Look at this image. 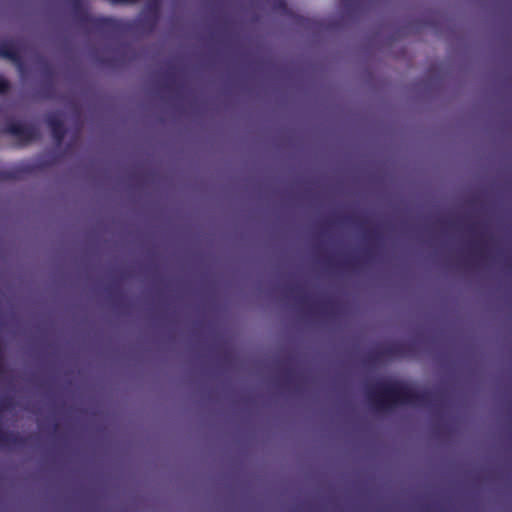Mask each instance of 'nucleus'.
Listing matches in <instances>:
<instances>
[{"label": "nucleus", "instance_id": "10", "mask_svg": "<svg viewBox=\"0 0 512 512\" xmlns=\"http://www.w3.org/2000/svg\"><path fill=\"white\" fill-rule=\"evenodd\" d=\"M10 89V83L7 79L0 76V94H5Z\"/></svg>", "mask_w": 512, "mask_h": 512}, {"label": "nucleus", "instance_id": "14", "mask_svg": "<svg viewBox=\"0 0 512 512\" xmlns=\"http://www.w3.org/2000/svg\"><path fill=\"white\" fill-rule=\"evenodd\" d=\"M343 6L347 9H350L354 6L356 0H341Z\"/></svg>", "mask_w": 512, "mask_h": 512}, {"label": "nucleus", "instance_id": "16", "mask_svg": "<svg viewBox=\"0 0 512 512\" xmlns=\"http://www.w3.org/2000/svg\"><path fill=\"white\" fill-rule=\"evenodd\" d=\"M163 87L165 89H171L170 76L167 77V81L164 83Z\"/></svg>", "mask_w": 512, "mask_h": 512}, {"label": "nucleus", "instance_id": "15", "mask_svg": "<svg viewBox=\"0 0 512 512\" xmlns=\"http://www.w3.org/2000/svg\"><path fill=\"white\" fill-rule=\"evenodd\" d=\"M295 299L299 304H305L307 301V297L305 295H296Z\"/></svg>", "mask_w": 512, "mask_h": 512}, {"label": "nucleus", "instance_id": "17", "mask_svg": "<svg viewBox=\"0 0 512 512\" xmlns=\"http://www.w3.org/2000/svg\"><path fill=\"white\" fill-rule=\"evenodd\" d=\"M289 292L291 295L295 294V293H298L299 292V288L298 287H291L289 289Z\"/></svg>", "mask_w": 512, "mask_h": 512}, {"label": "nucleus", "instance_id": "20", "mask_svg": "<svg viewBox=\"0 0 512 512\" xmlns=\"http://www.w3.org/2000/svg\"><path fill=\"white\" fill-rule=\"evenodd\" d=\"M327 264L330 265V266H333V263L330 259L327 260Z\"/></svg>", "mask_w": 512, "mask_h": 512}, {"label": "nucleus", "instance_id": "21", "mask_svg": "<svg viewBox=\"0 0 512 512\" xmlns=\"http://www.w3.org/2000/svg\"><path fill=\"white\" fill-rule=\"evenodd\" d=\"M347 221H349V222H353V223H354V221H353V219H352V218H347Z\"/></svg>", "mask_w": 512, "mask_h": 512}, {"label": "nucleus", "instance_id": "18", "mask_svg": "<svg viewBox=\"0 0 512 512\" xmlns=\"http://www.w3.org/2000/svg\"><path fill=\"white\" fill-rule=\"evenodd\" d=\"M278 6L281 7V8H285L286 7V3L284 0H278Z\"/></svg>", "mask_w": 512, "mask_h": 512}, {"label": "nucleus", "instance_id": "9", "mask_svg": "<svg viewBox=\"0 0 512 512\" xmlns=\"http://www.w3.org/2000/svg\"><path fill=\"white\" fill-rule=\"evenodd\" d=\"M13 406L11 398L4 397L0 399V410H8Z\"/></svg>", "mask_w": 512, "mask_h": 512}, {"label": "nucleus", "instance_id": "6", "mask_svg": "<svg viewBox=\"0 0 512 512\" xmlns=\"http://www.w3.org/2000/svg\"><path fill=\"white\" fill-rule=\"evenodd\" d=\"M0 57L9 59L14 63H21V51L13 39H6L0 42Z\"/></svg>", "mask_w": 512, "mask_h": 512}, {"label": "nucleus", "instance_id": "2", "mask_svg": "<svg viewBox=\"0 0 512 512\" xmlns=\"http://www.w3.org/2000/svg\"><path fill=\"white\" fill-rule=\"evenodd\" d=\"M69 4L78 21L90 24L98 30H106L114 27L115 21L111 18L90 16L86 11L82 0H69Z\"/></svg>", "mask_w": 512, "mask_h": 512}, {"label": "nucleus", "instance_id": "12", "mask_svg": "<svg viewBox=\"0 0 512 512\" xmlns=\"http://www.w3.org/2000/svg\"><path fill=\"white\" fill-rule=\"evenodd\" d=\"M110 1L115 4H134V3H137L139 0H110Z\"/></svg>", "mask_w": 512, "mask_h": 512}, {"label": "nucleus", "instance_id": "11", "mask_svg": "<svg viewBox=\"0 0 512 512\" xmlns=\"http://www.w3.org/2000/svg\"><path fill=\"white\" fill-rule=\"evenodd\" d=\"M474 251L479 254L480 256H483V247L484 244L482 241H475L472 244Z\"/></svg>", "mask_w": 512, "mask_h": 512}, {"label": "nucleus", "instance_id": "5", "mask_svg": "<svg viewBox=\"0 0 512 512\" xmlns=\"http://www.w3.org/2000/svg\"><path fill=\"white\" fill-rule=\"evenodd\" d=\"M408 345L401 342H396L387 345L377 353L373 354L371 357L376 360L380 357L387 358H402L407 355Z\"/></svg>", "mask_w": 512, "mask_h": 512}, {"label": "nucleus", "instance_id": "3", "mask_svg": "<svg viewBox=\"0 0 512 512\" xmlns=\"http://www.w3.org/2000/svg\"><path fill=\"white\" fill-rule=\"evenodd\" d=\"M4 130L24 144L35 141L40 136L39 130L34 125L23 124L18 121L7 123Z\"/></svg>", "mask_w": 512, "mask_h": 512}, {"label": "nucleus", "instance_id": "13", "mask_svg": "<svg viewBox=\"0 0 512 512\" xmlns=\"http://www.w3.org/2000/svg\"><path fill=\"white\" fill-rule=\"evenodd\" d=\"M365 236L368 238V239H378L379 238V234L376 232V231H366L365 233Z\"/></svg>", "mask_w": 512, "mask_h": 512}, {"label": "nucleus", "instance_id": "7", "mask_svg": "<svg viewBox=\"0 0 512 512\" xmlns=\"http://www.w3.org/2000/svg\"><path fill=\"white\" fill-rule=\"evenodd\" d=\"M160 5L161 0H148L145 5V15L141 22L144 26H148L150 30H153L157 23Z\"/></svg>", "mask_w": 512, "mask_h": 512}, {"label": "nucleus", "instance_id": "19", "mask_svg": "<svg viewBox=\"0 0 512 512\" xmlns=\"http://www.w3.org/2000/svg\"><path fill=\"white\" fill-rule=\"evenodd\" d=\"M468 228H469V231L476 232V225L475 224L470 225Z\"/></svg>", "mask_w": 512, "mask_h": 512}, {"label": "nucleus", "instance_id": "8", "mask_svg": "<svg viewBox=\"0 0 512 512\" xmlns=\"http://www.w3.org/2000/svg\"><path fill=\"white\" fill-rule=\"evenodd\" d=\"M358 264H359L358 259L352 258V259H347V260L343 261L339 265L344 268L354 269L358 266Z\"/></svg>", "mask_w": 512, "mask_h": 512}, {"label": "nucleus", "instance_id": "1", "mask_svg": "<svg viewBox=\"0 0 512 512\" xmlns=\"http://www.w3.org/2000/svg\"><path fill=\"white\" fill-rule=\"evenodd\" d=\"M365 396L370 407L377 412L392 411L401 405L429 406L433 401L430 392H418L398 380L379 381L375 385H367Z\"/></svg>", "mask_w": 512, "mask_h": 512}, {"label": "nucleus", "instance_id": "4", "mask_svg": "<svg viewBox=\"0 0 512 512\" xmlns=\"http://www.w3.org/2000/svg\"><path fill=\"white\" fill-rule=\"evenodd\" d=\"M46 123L51 130V135L57 145H61L66 135V127L60 115L51 113L46 117Z\"/></svg>", "mask_w": 512, "mask_h": 512}]
</instances>
